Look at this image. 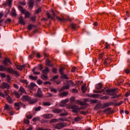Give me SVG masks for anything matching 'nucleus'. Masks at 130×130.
I'll list each match as a JSON object with an SVG mask.
<instances>
[{"mask_svg":"<svg viewBox=\"0 0 130 130\" xmlns=\"http://www.w3.org/2000/svg\"><path fill=\"white\" fill-rule=\"evenodd\" d=\"M18 9H20L22 14H24L25 15V19L30 17V12L27 11L26 9H23L22 6L19 5Z\"/></svg>","mask_w":130,"mask_h":130,"instance_id":"obj_1","label":"nucleus"},{"mask_svg":"<svg viewBox=\"0 0 130 130\" xmlns=\"http://www.w3.org/2000/svg\"><path fill=\"white\" fill-rule=\"evenodd\" d=\"M0 89H7V90H9L11 89V86L9 83L4 82L2 85H0Z\"/></svg>","mask_w":130,"mask_h":130,"instance_id":"obj_2","label":"nucleus"},{"mask_svg":"<svg viewBox=\"0 0 130 130\" xmlns=\"http://www.w3.org/2000/svg\"><path fill=\"white\" fill-rule=\"evenodd\" d=\"M34 96L35 97H38V98H41L43 96L42 94V91H41V89L39 88L37 91V93H34Z\"/></svg>","mask_w":130,"mask_h":130,"instance_id":"obj_3","label":"nucleus"},{"mask_svg":"<svg viewBox=\"0 0 130 130\" xmlns=\"http://www.w3.org/2000/svg\"><path fill=\"white\" fill-rule=\"evenodd\" d=\"M51 13H52V16H51V15H50V13H49V12H47V16L48 19H51V20H53V17H55V13H54V11H53V10H51Z\"/></svg>","mask_w":130,"mask_h":130,"instance_id":"obj_4","label":"nucleus"},{"mask_svg":"<svg viewBox=\"0 0 130 130\" xmlns=\"http://www.w3.org/2000/svg\"><path fill=\"white\" fill-rule=\"evenodd\" d=\"M18 93H19V94L21 95H23V94H26V90H25V88H24V87H23V86H21L19 88V89L18 90Z\"/></svg>","mask_w":130,"mask_h":130,"instance_id":"obj_5","label":"nucleus"},{"mask_svg":"<svg viewBox=\"0 0 130 130\" xmlns=\"http://www.w3.org/2000/svg\"><path fill=\"white\" fill-rule=\"evenodd\" d=\"M53 127L57 129H61L63 127V124L61 123H58L56 125H53Z\"/></svg>","mask_w":130,"mask_h":130,"instance_id":"obj_6","label":"nucleus"},{"mask_svg":"<svg viewBox=\"0 0 130 130\" xmlns=\"http://www.w3.org/2000/svg\"><path fill=\"white\" fill-rule=\"evenodd\" d=\"M18 22L22 25H26V23H25V21H24V18L22 15H21L20 17L19 18Z\"/></svg>","mask_w":130,"mask_h":130,"instance_id":"obj_7","label":"nucleus"},{"mask_svg":"<svg viewBox=\"0 0 130 130\" xmlns=\"http://www.w3.org/2000/svg\"><path fill=\"white\" fill-rule=\"evenodd\" d=\"M85 108H84V107H81L79 108V106H77V105H72V109H75L76 110H83V109H85Z\"/></svg>","mask_w":130,"mask_h":130,"instance_id":"obj_8","label":"nucleus"},{"mask_svg":"<svg viewBox=\"0 0 130 130\" xmlns=\"http://www.w3.org/2000/svg\"><path fill=\"white\" fill-rule=\"evenodd\" d=\"M70 84H67L65 86H63V87H62L59 91L60 92H62L63 90H68V89H70Z\"/></svg>","mask_w":130,"mask_h":130,"instance_id":"obj_9","label":"nucleus"},{"mask_svg":"<svg viewBox=\"0 0 130 130\" xmlns=\"http://www.w3.org/2000/svg\"><path fill=\"white\" fill-rule=\"evenodd\" d=\"M21 100L22 101H27V102H29V101H30V98L28 95H23L21 98Z\"/></svg>","mask_w":130,"mask_h":130,"instance_id":"obj_10","label":"nucleus"},{"mask_svg":"<svg viewBox=\"0 0 130 130\" xmlns=\"http://www.w3.org/2000/svg\"><path fill=\"white\" fill-rule=\"evenodd\" d=\"M34 0H29L28 1V7L29 9H33V6H34Z\"/></svg>","mask_w":130,"mask_h":130,"instance_id":"obj_11","label":"nucleus"},{"mask_svg":"<svg viewBox=\"0 0 130 130\" xmlns=\"http://www.w3.org/2000/svg\"><path fill=\"white\" fill-rule=\"evenodd\" d=\"M53 112L54 113H60L61 112H66V110L64 109H54L53 110Z\"/></svg>","mask_w":130,"mask_h":130,"instance_id":"obj_12","label":"nucleus"},{"mask_svg":"<svg viewBox=\"0 0 130 130\" xmlns=\"http://www.w3.org/2000/svg\"><path fill=\"white\" fill-rule=\"evenodd\" d=\"M114 104V103L112 102H110L107 103H105L104 104V108H106V107H109V106H111V105H113Z\"/></svg>","mask_w":130,"mask_h":130,"instance_id":"obj_13","label":"nucleus"},{"mask_svg":"<svg viewBox=\"0 0 130 130\" xmlns=\"http://www.w3.org/2000/svg\"><path fill=\"white\" fill-rule=\"evenodd\" d=\"M39 69V68H38V67H35L33 68L32 72L33 73V74L34 75H40V72H37L36 71H38V70Z\"/></svg>","mask_w":130,"mask_h":130,"instance_id":"obj_14","label":"nucleus"},{"mask_svg":"<svg viewBox=\"0 0 130 130\" xmlns=\"http://www.w3.org/2000/svg\"><path fill=\"white\" fill-rule=\"evenodd\" d=\"M70 101V100H69V99H67L66 100H63L60 103V106H61L62 107L63 106H64V104H66V103H68V102H69V101Z\"/></svg>","mask_w":130,"mask_h":130,"instance_id":"obj_15","label":"nucleus"},{"mask_svg":"<svg viewBox=\"0 0 130 130\" xmlns=\"http://www.w3.org/2000/svg\"><path fill=\"white\" fill-rule=\"evenodd\" d=\"M12 107L11 106L8 105L7 104H5V106L4 107V110H8V111L11 110Z\"/></svg>","mask_w":130,"mask_h":130,"instance_id":"obj_16","label":"nucleus"},{"mask_svg":"<svg viewBox=\"0 0 130 130\" xmlns=\"http://www.w3.org/2000/svg\"><path fill=\"white\" fill-rule=\"evenodd\" d=\"M56 18L57 19L58 21H60V22H66V21H68V19H67L63 17H59L57 16H56Z\"/></svg>","mask_w":130,"mask_h":130,"instance_id":"obj_17","label":"nucleus"},{"mask_svg":"<svg viewBox=\"0 0 130 130\" xmlns=\"http://www.w3.org/2000/svg\"><path fill=\"white\" fill-rule=\"evenodd\" d=\"M45 62H46V66H48L49 67H53V63L50 60H46Z\"/></svg>","mask_w":130,"mask_h":130,"instance_id":"obj_18","label":"nucleus"},{"mask_svg":"<svg viewBox=\"0 0 130 130\" xmlns=\"http://www.w3.org/2000/svg\"><path fill=\"white\" fill-rule=\"evenodd\" d=\"M38 101V99H35L31 100V98L29 99V101H28V102L30 104H34L35 103H36Z\"/></svg>","mask_w":130,"mask_h":130,"instance_id":"obj_19","label":"nucleus"},{"mask_svg":"<svg viewBox=\"0 0 130 130\" xmlns=\"http://www.w3.org/2000/svg\"><path fill=\"white\" fill-rule=\"evenodd\" d=\"M49 73V68L48 67H46L45 69L42 71V73L45 75H47Z\"/></svg>","mask_w":130,"mask_h":130,"instance_id":"obj_20","label":"nucleus"},{"mask_svg":"<svg viewBox=\"0 0 130 130\" xmlns=\"http://www.w3.org/2000/svg\"><path fill=\"white\" fill-rule=\"evenodd\" d=\"M13 0H7L5 3V6H8L9 7H12V2Z\"/></svg>","mask_w":130,"mask_h":130,"instance_id":"obj_21","label":"nucleus"},{"mask_svg":"<svg viewBox=\"0 0 130 130\" xmlns=\"http://www.w3.org/2000/svg\"><path fill=\"white\" fill-rule=\"evenodd\" d=\"M6 98H7V100L8 103L11 104V103H13L14 102V101H13V99H12L11 96L8 95V96H7Z\"/></svg>","mask_w":130,"mask_h":130,"instance_id":"obj_22","label":"nucleus"},{"mask_svg":"<svg viewBox=\"0 0 130 130\" xmlns=\"http://www.w3.org/2000/svg\"><path fill=\"white\" fill-rule=\"evenodd\" d=\"M16 69L17 70H19V71H22L23 69H25V65H22V66L16 65Z\"/></svg>","mask_w":130,"mask_h":130,"instance_id":"obj_23","label":"nucleus"},{"mask_svg":"<svg viewBox=\"0 0 130 130\" xmlns=\"http://www.w3.org/2000/svg\"><path fill=\"white\" fill-rule=\"evenodd\" d=\"M53 115L51 114H47L43 115V117L44 118L48 119V118H51L52 117Z\"/></svg>","mask_w":130,"mask_h":130,"instance_id":"obj_24","label":"nucleus"},{"mask_svg":"<svg viewBox=\"0 0 130 130\" xmlns=\"http://www.w3.org/2000/svg\"><path fill=\"white\" fill-rule=\"evenodd\" d=\"M102 106V104L100 103L96 105L95 107H94L95 110H98L99 108H101V107Z\"/></svg>","mask_w":130,"mask_h":130,"instance_id":"obj_25","label":"nucleus"},{"mask_svg":"<svg viewBox=\"0 0 130 130\" xmlns=\"http://www.w3.org/2000/svg\"><path fill=\"white\" fill-rule=\"evenodd\" d=\"M70 28H71V29H73V30H76V28H77V24L76 23L71 24Z\"/></svg>","mask_w":130,"mask_h":130,"instance_id":"obj_26","label":"nucleus"},{"mask_svg":"<svg viewBox=\"0 0 130 130\" xmlns=\"http://www.w3.org/2000/svg\"><path fill=\"white\" fill-rule=\"evenodd\" d=\"M5 71H7V68L3 65L0 66V72H5Z\"/></svg>","mask_w":130,"mask_h":130,"instance_id":"obj_27","label":"nucleus"},{"mask_svg":"<svg viewBox=\"0 0 130 130\" xmlns=\"http://www.w3.org/2000/svg\"><path fill=\"white\" fill-rule=\"evenodd\" d=\"M41 78L42 80H44V81H47V79H48V77L44 74L42 75Z\"/></svg>","mask_w":130,"mask_h":130,"instance_id":"obj_28","label":"nucleus"},{"mask_svg":"<svg viewBox=\"0 0 130 130\" xmlns=\"http://www.w3.org/2000/svg\"><path fill=\"white\" fill-rule=\"evenodd\" d=\"M7 72H8V73H10V74H13L14 73V69L13 68H7Z\"/></svg>","mask_w":130,"mask_h":130,"instance_id":"obj_29","label":"nucleus"},{"mask_svg":"<svg viewBox=\"0 0 130 130\" xmlns=\"http://www.w3.org/2000/svg\"><path fill=\"white\" fill-rule=\"evenodd\" d=\"M81 89L82 93H85L86 92V84L82 85Z\"/></svg>","mask_w":130,"mask_h":130,"instance_id":"obj_30","label":"nucleus"},{"mask_svg":"<svg viewBox=\"0 0 130 130\" xmlns=\"http://www.w3.org/2000/svg\"><path fill=\"white\" fill-rule=\"evenodd\" d=\"M117 89H107L106 90L107 93H113V92H115Z\"/></svg>","mask_w":130,"mask_h":130,"instance_id":"obj_31","label":"nucleus"},{"mask_svg":"<svg viewBox=\"0 0 130 130\" xmlns=\"http://www.w3.org/2000/svg\"><path fill=\"white\" fill-rule=\"evenodd\" d=\"M68 84L70 85V87H71V86H76V84H75V83L73 82V81L69 80L68 81Z\"/></svg>","mask_w":130,"mask_h":130,"instance_id":"obj_32","label":"nucleus"},{"mask_svg":"<svg viewBox=\"0 0 130 130\" xmlns=\"http://www.w3.org/2000/svg\"><path fill=\"white\" fill-rule=\"evenodd\" d=\"M68 94L69 92H63V93L59 94V95L60 96V97H64V96H67V95H68Z\"/></svg>","mask_w":130,"mask_h":130,"instance_id":"obj_33","label":"nucleus"},{"mask_svg":"<svg viewBox=\"0 0 130 130\" xmlns=\"http://www.w3.org/2000/svg\"><path fill=\"white\" fill-rule=\"evenodd\" d=\"M96 89L98 90H100V89H102V84L101 83H99L96 85Z\"/></svg>","mask_w":130,"mask_h":130,"instance_id":"obj_34","label":"nucleus"},{"mask_svg":"<svg viewBox=\"0 0 130 130\" xmlns=\"http://www.w3.org/2000/svg\"><path fill=\"white\" fill-rule=\"evenodd\" d=\"M10 61V59H8L7 58H5V59L3 61V63L5 66H8V63Z\"/></svg>","mask_w":130,"mask_h":130,"instance_id":"obj_35","label":"nucleus"},{"mask_svg":"<svg viewBox=\"0 0 130 130\" xmlns=\"http://www.w3.org/2000/svg\"><path fill=\"white\" fill-rule=\"evenodd\" d=\"M29 79H30V80H34V81L37 80V76H33L32 75H29Z\"/></svg>","mask_w":130,"mask_h":130,"instance_id":"obj_36","label":"nucleus"},{"mask_svg":"<svg viewBox=\"0 0 130 130\" xmlns=\"http://www.w3.org/2000/svg\"><path fill=\"white\" fill-rule=\"evenodd\" d=\"M58 121V119L57 118L52 119L50 120V123H54L55 122H57Z\"/></svg>","mask_w":130,"mask_h":130,"instance_id":"obj_37","label":"nucleus"},{"mask_svg":"<svg viewBox=\"0 0 130 130\" xmlns=\"http://www.w3.org/2000/svg\"><path fill=\"white\" fill-rule=\"evenodd\" d=\"M15 106L16 110H19V109H20V106L19 105V103H15Z\"/></svg>","mask_w":130,"mask_h":130,"instance_id":"obj_38","label":"nucleus"},{"mask_svg":"<svg viewBox=\"0 0 130 130\" xmlns=\"http://www.w3.org/2000/svg\"><path fill=\"white\" fill-rule=\"evenodd\" d=\"M14 75H15V76L16 77H20V74L19 73V72H18V71H15V70L14 71L13 73H12Z\"/></svg>","mask_w":130,"mask_h":130,"instance_id":"obj_39","label":"nucleus"},{"mask_svg":"<svg viewBox=\"0 0 130 130\" xmlns=\"http://www.w3.org/2000/svg\"><path fill=\"white\" fill-rule=\"evenodd\" d=\"M13 94H14L15 96L17 98H20V93H19V91L16 92L15 91Z\"/></svg>","mask_w":130,"mask_h":130,"instance_id":"obj_40","label":"nucleus"},{"mask_svg":"<svg viewBox=\"0 0 130 130\" xmlns=\"http://www.w3.org/2000/svg\"><path fill=\"white\" fill-rule=\"evenodd\" d=\"M40 120V117H36L32 119V121H39Z\"/></svg>","mask_w":130,"mask_h":130,"instance_id":"obj_41","label":"nucleus"},{"mask_svg":"<svg viewBox=\"0 0 130 130\" xmlns=\"http://www.w3.org/2000/svg\"><path fill=\"white\" fill-rule=\"evenodd\" d=\"M51 104L49 102H44L43 103L44 106H50Z\"/></svg>","mask_w":130,"mask_h":130,"instance_id":"obj_42","label":"nucleus"},{"mask_svg":"<svg viewBox=\"0 0 130 130\" xmlns=\"http://www.w3.org/2000/svg\"><path fill=\"white\" fill-rule=\"evenodd\" d=\"M105 91V88L104 89H103V90H100V91L94 90L93 93H97L99 94L100 93H102V92H104Z\"/></svg>","mask_w":130,"mask_h":130,"instance_id":"obj_43","label":"nucleus"},{"mask_svg":"<svg viewBox=\"0 0 130 130\" xmlns=\"http://www.w3.org/2000/svg\"><path fill=\"white\" fill-rule=\"evenodd\" d=\"M100 94H92V98H99Z\"/></svg>","mask_w":130,"mask_h":130,"instance_id":"obj_44","label":"nucleus"},{"mask_svg":"<svg viewBox=\"0 0 130 130\" xmlns=\"http://www.w3.org/2000/svg\"><path fill=\"white\" fill-rule=\"evenodd\" d=\"M63 71H64V68H62L59 69V73L60 75H63Z\"/></svg>","mask_w":130,"mask_h":130,"instance_id":"obj_45","label":"nucleus"},{"mask_svg":"<svg viewBox=\"0 0 130 130\" xmlns=\"http://www.w3.org/2000/svg\"><path fill=\"white\" fill-rule=\"evenodd\" d=\"M20 82L21 83H23V84H26V85H28L29 84V82L27 80H21Z\"/></svg>","mask_w":130,"mask_h":130,"instance_id":"obj_46","label":"nucleus"},{"mask_svg":"<svg viewBox=\"0 0 130 130\" xmlns=\"http://www.w3.org/2000/svg\"><path fill=\"white\" fill-rule=\"evenodd\" d=\"M122 103H123V102L121 101L119 103H117L114 105V106H120V105H121V104H122Z\"/></svg>","mask_w":130,"mask_h":130,"instance_id":"obj_47","label":"nucleus"},{"mask_svg":"<svg viewBox=\"0 0 130 130\" xmlns=\"http://www.w3.org/2000/svg\"><path fill=\"white\" fill-rule=\"evenodd\" d=\"M120 97V94L115 95L111 97V99H115V98H118Z\"/></svg>","mask_w":130,"mask_h":130,"instance_id":"obj_48","label":"nucleus"},{"mask_svg":"<svg viewBox=\"0 0 130 130\" xmlns=\"http://www.w3.org/2000/svg\"><path fill=\"white\" fill-rule=\"evenodd\" d=\"M61 78L66 79V80H69V79L67 75H62Z\"/></svg>","mask_w":130,"mask_h":130,"instance_id":"obj_49","label":"nucleus"},{"mask_svg":"<svg viewBox=\"0 0 130 130\" xmlns=\"http://www.w3.org/2000/svg\"><path fill=\"white\" fill-rule=\"evenodd\" d=\"M62 113L60 114V116H67L68 115L69 113L66 112L65 113H63V112H62Z\"/></svg>","mask_w":130,"mask_h":130,"instance_id":"obj_50","label":"nucleus"},{"mask_svg":"<svg viewBox=\"0 0 130 130\" xmlns=\"http://www.w3.org/2000/svg\"><path fill=\"white\" fill-rule=\"evenodd\" d=\"M108 98H109V96L105 95V96H104L101 98V99H103V100H107V99H108Z\"/></svg>","mask_w":130,"mask_h":130,"instance_id":"obj_51","label":"nucleus"},{"mask_svg":"<svg viewBox=\"0 0 130 130\" xmlns=\"http://www.w3.org/2000/svg\"><path fill=\"white\" fill-rule=\"evenodd\" d=\"M75 121L78 122L81 121V118L80 117H76L74 118Z\"/></svg>","mask_w":130,"mask_h":130,"instance_id":"obj_52","label":"nucleus"},{"mask_svg":"<svg viewBox=\"0 0 130 130\" xmlns=\"http://www.w3.org/2000/svg\"><path fill=\"white\" fill-rule=\"evenodd\" d=\"M50 91L51 92H53V93H56V92H57V89L56 88H51L50 89Z\"/></svg>","mask_w":130,"mask_h":130,"instance_id":"obj_53","label":"nucleus"},{"mask_svg":"<svg viewBox=\"0 0 130 130\" xmlns=\"http://www.w3.org/2000/svg\"><path fill=\"white\" fill-rule=\"evenodd\" d=\"M24 122L25 124H29V123H30V121L28 119H24Z\"/></svg>","mask_w":130,"mask_h":130,"instance_id":"obj_54","label":"nucleus"},{"mask_svg":"<svg viewBox=\"0 0 130 130\" xmlns=\"http://www.w3.org/2000/svg\"><path fill=\"white\" fill-rule=\"evenodd\" d=\"M76 103H77L78 104H79V105H84V104L83 103V102H81V101H79V100L76 101Z\"/></svg>","mask_w":130,"mask_h":130,"instance_id":"obj_55","label":"nucleus"},{"mask_svg":"<svg viewBox=\"0 0 130 130\" xmlns=\"http://www.w3.org/2000/svg\"><path fill=\"white\" fill-rule=\"evenodd\" d=\"M18 104L19 105V107L22 106L23 108H26V106H25V105H23L22 102L18 103Z\"/></svg>","mask_w":130,"mask_h":130,"instance_id":"obj_56","label":"nucleus"},{"mask_svg":"<svg viewBox=\"0 0 130 130\" xmlns=\"http://www.w3.org/2000/svg\"><path fill=\"white\" fill-rule=\"evenodd\" d=\"M90 103H98V100H92L90 101Z\"/></svg>","mask_w":130,"mask_h":130,"instance_id":"obj_57","label":"nucleus"},{"mask_svg":"<svg viewBox=\"0 0 130 130\" xmlns=\"http://www.w3.org/2000/svg\"><path fill=\"white\" fill-rule=\"evenodd\" d=\"M41 12V8H39L36 10V14H39Z\"/></svg>","mask_w":130,"mask_h":130,"instance_id":"obj_58","label":"nucleus"},{"mask_svg":"<svg viewBox=\"0 0 130 130\" xmlns=\"http://www.w3.org/2000/svg\"><path fill=\"white\" fill-rule=\"evenodd\" d=\"M38 68L39 69V70L40 71H42V70H43V65H41V64H39V67Z\"/></svg>","mask_w":130,"mask_h":130,"instance_id":"obj_59","label":"nucleus"},{"mask_svg":"<svg viewBox=\"0 0 130 130\" xmlns=\"http://www.w3.org/2000/svg\"><path fill=\"white\" fill-rule=\"evenodd\" d=\"M76 70H77V68H76V67H73L71 70L72 73H75V72H76Z\"/></svg>","mask_w":130,"mask_h":130,"instance_id":"obj_60","label":"nucleus"},{"mask_svg":"<svg viewBox=\"0 0 130 130\" xmlns=\"http://www.w3.org/2000/svg\"><path fill=\"white\" fill-rule=\"evenodd\" d=\"M76 100V98L75 96H72L70 99V102H74Z\"/></svg>","mask_w":130,"mask_h":130,"instance_id":"obj_61","label":"nucleus"},{"mask_svg":"<svg viewBox=\"0 0 130 130\" xmlns=\"http://www.w3.org/2000/svg\"><path fill=\"white\" fill-rule=\"evenodd\" d=\"M130 95V90H129L128 92H126L125 94V97H128Z\"/></svg>","mask_w":130,"mask_h":130,"instance_id":"obj_62","label":"nucleus"},{"mask_svg":"<svg viewBox=\"0 0 130 130\" xmlns=\"http://www.w3.org/2000/svg\"><path fill=\"white\" fill-rule=\"evenodd\" d=\"M41 106H39V107H38L37 108H36L35 109V111H39L40 110H41Z\"/></svg>","mask_w":130,"mask_h":130,"instance_id":"obj_63","label":"nucleus"},{"mask_svg":"<svg viewBox=\"0 0 130 130\" xmlns=\"http://www.w3.org/2000/svg\"><path fill=\"white\" fill-rule=\"evenodd\" d=\"M37 83L39 85H42V81L41 79H39L37 81Z\"/></svg>","mask_w":130,"mask_h":130,"instance_id":"obj_64","label":"nucleus"}]
</instances>
